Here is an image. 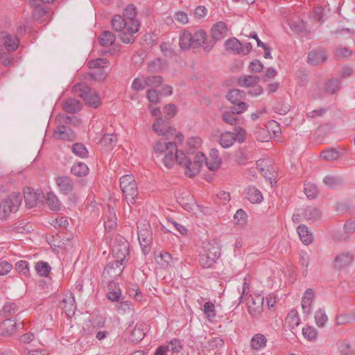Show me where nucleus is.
Wrapping results in <instances>:
<instances>
[{"mask_svg": "<svg viewBox=\"0 0 355 355\" xmlns=\"http://www.w3.org/2000/svg\"><path fill=\"white\" fill-rule=\"evenodd\" d=\"M136 16L135 6L133 4L128 5L123 12V17L128 23V32H123L119 35L123 43L130 44L135 40L134 35L139 31L141 25Z\"/></svg>", "mask_w": 355, "mask_h": 355, "instance_id": "1", "label": "nucleus"}, {"mask_svg": "<svg viewBox=\"0 0 355 355\" xmlns=\"http://www.w3.org/2000/svg\"><path fill=\"white\" fill-rule=\"evenodd\" d=\"M209 42L207 34L204 30H199L194 34L188 31H184L180 36V46L181 49L185 51L190 49H196L202 46L205 50L206 43Z\"/></svg>", "mask_w": 355, "mask_h": 355, "instance_id": "2", "label": "nucleus"}, {"mask_svg": "<svg viewBox=\"0 0 355 355\" xmlns=\"http://www.w3.org/2000/svg\"><path fill=\"white\" fill-rule=\"evenodd\" d=\"M220 256V249L217 243L204 242L199 254V263L203 268H209Z\"/></svg>", "mask_w": 355, "mask_h": 355, "instance_id": "3", "label": "nucleus"}, {"mask_svg": "<svg viewBox=\"0 0 355 355\" xmlns=\"http://www.w3.org/2000/svg\"><path fill=\"white\" fill-rule=\"evenodd\" d=\"M19 40L6 32L0 33V61L6 67H9L13 59L6 52L2 47L4 46L8 51H14L18 46Z\"/></svg>", "mask_w": 355, "mask_h": 355, "instance_id": "4", "label": "nucleus"}, {"mask_svg": "<svg viewBox=\"0 0 355 355\" xmlns=\"http://www.w3.org/2000/svg\"><path fill=\"white\" fill-rule=\"evenodd\" d=\"M120 187L128 203L133 204L138 196V187L132 175H125L120 178Z\"/></svg>", "mask_w": 355, "mask_h": 355, "instance_id": "5", "label": "nucleus"}, {"mask_svg": "<svg viewBox=\"0 0 355 355\" xmlns=\"http://www.w3.org/2000/svg\"><path fill=\"white\" fill-rule=\"evenodd\" d=\"M78 96L82 98L85 103L91 107H97L100 105L101 101L98 94L87 85H77L73 87Z\"/></svg>", "mask_w": 355, "mask_h": 355, "instance_id": "6", "label": "nucleus"}, {"mask_svg": "<svg viewBox=\"0 0 355 355\" xmlns=\"http://www.w3.org/2000/svg\"><path fill=\"white\" fill-rule=\"evenodd\" d=\"M21 202L22 196L20 193L14 192L10 194L1 204L3 212V215L1 217V219H6L10 213L17 212Z\"/></svg>", "mask_w": 355, "mask_h": 355, "instance_id": "7", "label": "nucleus"}, {"mask_svg": "<svg viewBox=\"0 0 355 355\" xmlns=\"http://www.w3.org/2000/svg\"><path fill=\"white\" fill-rule=\"evenodd\" d=\"M227 25L224 21L216 23L211 29V39L206 43L205 51H210L217 41L224 38L227 35Z\"/></svg>", "mask_w": 355, "mask_h": 355, "instance_id": "8", "label": "nucleus"}, {"mask_svg": "<svg viewBox=\"0 0 355 355\" xmlns=\"http://www.w3.org/2000/svg\"><path fill=\"white\" fill-rule=\"evenodd\" d=\"M227 99L234 105L233 108H236V112L243 113L247 110L248 105L243 101L245 97V92L239 89H233L227 94Z\"/></svg>", "mask_w": 355, "mask_h": 355, "instance_id": "9", "label": "nucleus"}, {"mask_svg": "<svg viewBox=\"0 0 355 355\" xmlns=\"http://www.w3.org/2000/svg\"><path fill=\"white\" fill-rule=\"evenodd\" d=\"M264 297L259 293H253L250 295L248 301V311L253 318H258L263 311Z\"/></svg>", "mask_w": 355, "mask_h": 355, "instance_id": "10", "label": "nucleus"}, {"mask_svg": "<svg viewBox=\"0 0 355 355\" xmlns=\"http://www.w3.org/2000/svg\"><path fill=\"white\" fill-rule=\"evenodd\" d=\"M138 240L144 254H148L150 250L153 236L149 225L144 227H138Z\"/></svg>", "mask_w": 355, "mask_h": 355, "instance_id": "11", "label": "nucleus"}, {"mask_svg": "<svg viewBox=\"0 0 355 355\" xmlns=\"http://www.w3.org/2000/svg\"><path fill=\"white\" fill-rule=\"evenodd\" d=\"M151 114L153 116H158L156 119V123L153 125V129L159 135L167 136L168 134L173 135L175 132V129L171 127L164 128L163 120L160 117L161 110L159 108L156 107L152 110Z\"/></svg>", "mask_w": 355, "mask_h": 355, "instance_id": "12", "label": "nucleus"}, {"mask_svg": "<svg viewBox=\"0 0 355 355\" xmlns=\"http://www.w3.org/2000/svg\"><path fill=\"white\" fill-rule=\"evenodd\" d=\"M29 4L33 7V17L40 23L44 22L49 17V9L37 3V0H29Z\"/></svg>", "mask_w": 355, "mask_h": 355, "instance_id": "13", "label": "nucleus"}, {"mask_svg": "<svg viewBox=\"0 0 355 355\" xmlns=\"http://www.w3.org/2000/svg\"><path fill=\"white\" fill-rule=\"evenodd\" d=\"M112 254L115 258L114 261L119 262V264L123 266L125 258L129 254L128 243L125 241L121 244H114L112 247Z\"/></svg>", "mask_w": 355, "mask_h": 355, "instance_id": "14", "label": "nucleus"}, {"mask_svg": "<svg viewBox=\"0 0 355 355\" xmlns=\"http://www.w3.org/2000/svg\"><path fill=\"white\" fill-rule=\"evenodd\" d=\"M327 60V53L322 49L313 50L308 54V62L312 65H318L322 64Z\"/></svg>", "mask_w": 355, "mask_h": 355, "instance_id": "15", "label": "nucleus"}, {"mask_svg": "<svg viewBox=\"0 0 355 355\" xmlns=\"http://www.w3.org/2000/svg\"><path fill=\"white\" fill-rule=\"evenodd\" d=\"M55 182L60 191L64 195L70 193L73 189V182L69 176H59Z\"/></svg>", "mask_w": 355, "mask_h": 355, "instance_id": "16", "label": "nucleus"}, {"mask_svg": "<svg viewBox=\"0 0 355 355\" xmlns=\"http://www.w3.org/2000/svg\"><path fill=\"white\" fill-rule=\"evenodd\" d=\"M53 137L58 139L73 141L76 138V135L71 128L62 125H58L54 131Z\"/></svg>", "mask_w": 355, "mask_h": 355, "instance_id": "17", "label": "nucleus"}, {"mask_svg": "<svg viewBox=\"0 0 355 355\" xmlns=\"http://www.w3.org/2000/svg\"><path fill=\"white\" fill-rule=\"evenodd\" d=\"M123 266L119 264V262L112 261H110L104 268L103 276L115 277L119 276L123 271Z\"/></svg>", "mask_w": 355, "mask_h": 355, "instance_id": "18", "label": "nucleus"}, {"mask_svg": "<svg viewBox=\"0 0 355 355\" xmlns=\"http://www.w3.org/2000/svg\"><path fill=\"white\" fill-rule=\"evenodd\" d=\"M206 162V157L202 153H198L196 155L194 161H191V166H189V171H186V174L189 177H191L196 174H198L202 167V164L204 162Z\"/></svg>", "mask_w": 355, "mask_h": 355, "instance_id": "19", "label": "nucleus"}, {"mask_svg": "<svg viewBox=\"0 0 355 355\" xmlns=\"http://www.w3.org/2000/svg\"><path fill=\"white\" fill-rule=\"evenodd\" d=\"M221 164V159L219 157L218 150L212 148L209 152V158H206V165L210 171H215L219 168Z\"/></svg>", "mask_w": 355, "mask_h": 355, "instance_id": "20", "label": "nucleus"}, {"mask_svg": "<svg viewBox=\"0 0 355 355\" xmlns=\"http://www.w3.org/2000/svg\"><path fill=\"white\" fill-rule=\"evenodd\" d=\"M225 50L234 55H241L242 43L236 37H230L225 40L224 44Z\"/></svg>", "mask_w": 355, "mask_h": 355, "instance_id": "21", "label": "nucleus"}, {"mask_svg": "<svg viewBox=\"0 0 355 355\" xmlns=\"http://www.w3.org/2000/svg\"><path fill=\"white\" fill-rule=\"evenodd\" d=\"M353 261V257L349 253H343L334 259V266L337 269H342L349 266Z\"/></svg>", "mask_w": 355, "mask_h": 355, "instance_id": "22", "label": "nucleus"}, {"mask_svg": "<svg viewBox=\"0 0 355 355\" xmlns=\"http://www.w3.org/2000/svg\"><path fill=\"white\" fill-rule=\"evenodd\" d=\"M267 341L263 334H257L251 338L250 347L253 350L259 351L266 346Z\"/></svg>", "mask_w": 355, "mask_h": 355, "instance_id": "23", "label": "nucleus"}, {"mask_svg": "<svg viewBox=\"0 0 355 355\" xmlns=\"http://www.w3.org/2000/svg\"><path fill=\"white\" fill-rule=\"evenodd\" d=\"M40 194L35 193L33 189L26 187L24 189V197L26 206L28 208L35 207L37 204V201L39 199Z\"/></svg>", "mask_w": 355, "mask_h": 355, "instance_id": "24", "label": "nucleus"}, {"mask_svg": "<svg viewBox=\"0 0 355 355\" xmlns=\"http://www.w3.org/2000/svg\"><path fill=\"white\" fill-rule=\"evenodd\" d=\"M113 29L116 32H128V23L121 15H114L111 21Z\"/></svg>", "mask_w": 355, "mask_h": 355, "instance_id": "25", "label": "nucleus"}, {"mask_svg": "<svg viewBox=\"0 0 355 355\" xmlns=\"http://www.w3.org/2000/svg\"><path fill=\"white\" fill-rule=\"evenodd\" d=\"M62 309L68 317L74 315L76 310V305L74 297L71 295L68 298H64L62 302Z\"/></svg>", "mask_w": 355, "mask_h": 355, "instance_id": "26", "label": "nucleus"}, {"mask_svg": "<svg viewBox=\"0 0 355 355\" xmlns=\"http://www.w3.org/2000/svg\"><path fill=\"white\" fill-rule=\"evenodd\" d=\"M297 234L302 242L305 245H309L313 241V234L304 225H300L297 228Z\"/></svg>", "mask_w": 355, "mask_h": 355, "instance_id": "27", "label": "nucleus"}, {"mask_svg": "<svg viewBox=\"0 0 355 355\" xmlns=\"http://www.w3.org/2000/svg\"><path fill=\"white\" fill-rule=\"evenodd\" d=\"M116 284L113 281L108 283L109 291L107 293V298L112 302H119L121 297V291L119 288H116Z\"/></svg>", "mask_w": 355, "mask_h": 355, "instance_id": "28", "label": "nucleus"}, {"mask_svg": "<svg viewBox=\"0 0 355 355\" xmlns=\"http://www.w3.org/2000/svg\"><path fill=\"white\" fill-rule=\"evenodd\" d=\"M236 109L232 107L229 111H225L222 114L223 120L230 125H236L239 123V119L237 116V114L240 113L236 112Z\"/></svg>", "mask_w": 355, "mask_h": 355, "instance_id": "29", "label": "nucleus"}, {"mask_svg": "<svg viewBox=\"0 0 355 355\" xmlns=\"http://www.w3.org/2000/svg\"><path fill=\"white\" fill-rule=\"evenodd\" d=\"M313 297V293L311 288L306 290L304 297L302 299V308L304 313L309 315L311 313V305L312 298Z\"/></svg>", "mask_w": 355, "mask_h": 355, "instance_id": "30", "label": "nucleus"}, {"mask_svg": "<svg viewBox=\"0 0 355 355\" xmlns=\"http://www.w3.org/2000/svg\"><path fill=\"white\" fill-rule=\"evenodd\" d=\"M81 104L75 98H68L64 101V110L71 114L78 112L81 110Z\"/></svg>", "mask_w": 355, "mask_h": 355, "instance_id": "31", "label": "nucleus"}, {"mask_svg": "<svg viewBox=\"0 0 355 355\" xmlns=\"http://www.w3.org/2000/svg\"><path fill=\"white\" fill-rule=\"evenodd\" d=\"M236 140V134L231 132L223 133L219 139V143L223 148H229L232 146Z\"/></svg>", "mask_w": 355, "mask_h": 355, "instance_id": "32", "label": "nucleus"}, {"mask_svg": "<svg viewBox=\"0 0 355 355\" xmlns=\"http://www.w3.org/2000/svg\"><path fill=\"white\" fill-rule=\"evenodd\" d=\"M17 323L10 318L5 320L2 323V335L8 336L16 331Z\"/></svg>", "mask_w": 355, "mask_h": 355, "instance_id": "33", "label": "nucleus"}, {"mask_svg": "<svg viewBox=\"0 0 355 355\" xmlns=\"http://www.w3.org/2000/svg\"><path fill=\"white\" fill-rule=\"evenodd\" d=\"M145 335L144 326L137 324L131 333L130 340L132 343H138L144 339Z\"/></svg>", "mask_w": 355, "mask_h": 355, "instance_id": "34", "label": "nucleus"}, {"mask_svg": "<svg viewBox=\"0 0 355 355\" xmlns=\"http://www.w3.org/2000/svg\"><path fill=\"white\" fill-rule=\"evenodd\" d=\"M247 198L252 203H259L263 200V196L259 190L254 187H250L247 191Z\"/></svg>", "mask_w": 355, "mask_h": 355, "instance_id": "35", "label": "nucleus"}, {"mask_svg": "<svg viewBox=\"0 0 355 355\" xmlns=\"http://www.w3.org/2000/svg\"><path fill=\"white\" fill-rule=\"evenodd\" d=\"M175 152V159L177 162V163L184 166L187 171H189V166H191V159L187 157L182 151L178 150L176 148V150H174Z\"/></svg>", "mask_w": 355, "mask_h": 355, "instance_id": "36", "label": "nucleus"}, {"mask_svg": "<svg viewBox=\"0 0 355 355\" xmlns=\"http://www.w3.org/2000/svg\"><path fill=\"white\" fill-rule=\"evenodd\" d=\"M115 41V35L110 31H104L98 37V42L103 46H109Z\"/></svg>", "mask_w": 355, "mask_h": 355, "instance_id": "37", "label": "nucleus"}, {"mask_svg": "<svg viewBox=\"0 0 355 355\" xmlns=\"http://www.w3.org/2000/svg\"><path fill=\"white\" fill-rule=\"evenodd\" d=\"M71 172L76 176L83 177L88 173L89 168L84 162H78L71 167Z\"/></svg>", "mask_w": 355, "mask_h": 355, "instance_id": "38", "label": "nucleus"}, {"mask_svg": "<svg viewBox=\"0 0 355 355\" xmlns=\"http://www.w3.org/2000/svg\"><path fill=\"white\" fill-rule=\"evenodd\" d=\"M260 80V78L257 76H245L239 78V84L242 87H253L256 85Z\"/></svg>", "mask_w": 355, "mask_h": 355, "instance_id": "39", "label": "nucleus"}, {"mask_svg": "<svg viewBox=\"0 0 355 355\" xmlns=\"http://www.w3.org/2000/svg\"><path fill=\"white\" fill-rule=\"evenodd\" d=\"M171 149L176 150V144L172 141L166 142L165 140L157 141L154 146L156 153H163L164 150L168 151Z\"/></svg>", "mask_w": 355, "mask_h": 355, "instance_id": "40", "label": "nucleus"}, {"mask_svg": "<svg viewBox=\"0 0 355 355\" xmlns=\"http://www.w3.org/2000/svg\"><path fill=\"white\" fill-rule=\"evenodd\" d=\"M157 263L163 268H166L171 266L172 262L171 254L167 252H161L158 256L155 257Z\"/></svg>", "mask_w": 355, "mask_h": 355, "instance_id": "41", "label": "nucleus"}, {"mask_svg": "<svg viewBox=\"0 0 355 355\" xmlns=\"http://www.w3.org/2000/svg\"><path fill=\"white\" fill-rule=\"evenodd\" d=\"M302 215L306 220H318L321 216L320 211L314 207H307L303 211Z\"/></svg>", "mask_w": 355, "mask_h": 355, "instance_id": "42", "label": "nucleus"}, {"mask_svg": "<svg viewBox=\"0 0 355 355\" xmlns=\"http://www.w3.org/2000/svg\"><path fill=\"white\" fill-rule=\"evenodd\" d=\"M288 25L289 26L291 31L296 34L304 32L306 28L305 23L300 19H297L296 20H289L288 21Z\"/></svg>", "mask_w": 355, "mask_h": 355, "instance_id": "43", "label": "nucleus"}, {"mask_svg": "<svg viewBox=\"0 0 355 355\" xmlns=\"http://www.w3.org/2000/svg\"><path fill=\"white\" fill-rule=\"evenodd\" d=\"M46 204L53 211H58L60 208V200L53 193H47L46 198Z\"/></svg>", "mask_w": 355, "mask_h": 355, "instance_id": "44", "label": "nucleus"}, {"mask_svg": "<svg viewBox=\"0 0 355 355\" xmlns=\"http://www.w3.org/2000/svg\"><path fill=\"white\" fill-rule=\"evenodd\" d=\"M35 270L37 272L43 277H47L51 270L50 265L45 261H40L35 264Z\"/></svg>", "mask_w": 355, "mask_h": 355, "instance_id": "45", "label": "nucleus"}, {"mask_svg": "<svg viewBox=\"0 0 355 355\" xmlns=\"http://www.w3.org/2000/svg\"><path fill=\"white\" fill-rule=\"evenodd\" d=\"M71 150L76 155L81 158L88 157L89 152L85 146L81 143L73 144L71 147Z\"/></svg>", "mask_w": 355, "mask_h": 355, "instance_id": "46", "label": "nucleus"}, {"mask_svg": "<svg viewBox=\"0 0 355 355\" xmlns=\"http://www.w3.org/2000/svg\"><path fill=\"white\" fill-rule=\"evenodd\" d=\"M324 183L331 189H335L343 183V179L338 176L327 175L324 178Z\"/></svg>", "mask_w": 355, "mask_h": 355, "instance_id": "47", "label": "nucleus"}, {"mask_svg": "<svg viewBox=\"0 0 355 355\" xmlns=\"http://www.w3.org/2000/svg\"><path fill=\"white\" fill-rule=\"evenodd\" d=\"M18 310V306L13 302L6 303L1 311V315L5 318H8L13 315Z\"/></svg>", "mask_w": 355, "mask_h": 355, "instance_id": "48", "label": "nucleus"}, {"mask_svg": "<svg viewBox=\"0 0 355 355\" xmlns=\"http://www.w3.org/2000/svg\"><path fill=\"white\" fill-rule=\"evenodd\" d=\"M203 311L209 321L213 320L216 317L215 306L211 302L205 303Z\"/></svg>", "mask_w": 355, "mask_h": 355, "instance_id": "49", "label": "nucleus"}, {"mask_svg": "<svg viewBox=\"0 0 355 355\" xmlns=\"http://www.w3.org/2000/svg\"><path fill=\"white\" fill-rule=\"evenodd\" d=\"M310 262V256L305 251H301L300 253V263L301 266L304 268L302 271V274L304 276H306L308 273V268Z\"/></svg>", "mask_w": 355, "mask_h": 355, "instance_id": "50", "label": "nucleus"}, {"mask_svg": "<svg viewBox=\"0 0 355 355\" xmlns=\"http://www.w3.org/2000/svg\"><path fill=\"white\" fill-rule=\"evenodd\" d=\"M117 137L114 134H107L100 140V143L102 146H105L107 149L112 147L113 144L116 142Z\"/></svg>", "mask_w": 355, "mask_h": 355, "instance_id": "51", "label": "nucleus"}, {"mask_svg": "<svg viewBox=\"0 0 355 355\" xmlns=\"http://www.w3.org/2000/svg\"><path fill=\"white\" fill-rule=\"evenodd\" d=\"M144 81L146 87H157L162 83L163 78L160 76H148L144 77Z\"/></svg>", "mask_w": 355, "mask_h": 355, "instance_id": "52", "label": "nucleus"}, {"mask_svg": "<svg viewBox=\"0 0 355 355\" xmlns=\"http://www.w3.org/2000/svg\"><path fill=\"white\" fill-rule=\"evenodd\" d=\"M166 347H168V352L175 354L183 348V345L179 339L173 338L166 344Z\"/></svg>", "mask_w": 355, "mask_h": 355, "instance_id": "53", "label": "nucleus"}, {"mask_svg": "<svg viewBox=\"0 0 355 355\" xmlns=\"http://www.w3.org/2000/svg\"><path fill=\"white\" fill-rule=\"evenodd\" d=\"M315 320L318 327H324L328 320V317L324 310L320 309L317 311L315 313Z\"/></svg>", "mask_w": 355, "mask_h": 355, "instance_id": "54", "label": "nucleus"}, {"mask_svg": "<svg viewBox=\"0 0 355 355\" xmlns=\"http://www.w3.org/2000/svg\"><path fill=\"white\" fill-rule=\"evenodd\" d=\"M340 156V153L335 148L324 150L321 153V157L328 161L335 160Z\"/></svg>", "mask_w": 355, "mask_h": 355, "instance_id": "55", "label": "nucleus"}, {"mask_svg": "<svg viewBox=\"0 0 355 355\" xmlns=\"http://www.w3.org/2000/svg\"><path fill=\"white\" fill-rule=\"evenodd\" d=\"M174 149H171L166 152L164 157L162 159V162L164 166L169 169L173 167L175 162V155L173 154Z\"/></svg>", "mask_w": 355, "mask_h": 355, "instance_id": "56", "label": "nucleus"}, {"mask_svg": "<svg viewBox=\"0 0 355 355\" xmlns=\"http://www.w3.org/2000/svg\"><path fill=\"white\" fill-rule=\"evenodd\" d=\"M15 270L25 276H28L29 275V264L28 261L21 260L16 263L15 264Z\"/></svg>", "mask_w": 355, "mask_h": 355, "instance_id": "57", "label": "nucleus"}, {"mask_svg": "<svg viewBox=\"0 0 355 355\" xmlns=\"http://www.w3.org/2000/svg\"><path fill=\"white\" fill-rule=\"evenodd\" d=\"M116 309L120 314L130 313L132 310V304L129 301L120 302L116 304Z\"/></svg>", "mask_w": 355, "mask_h": 355, "instance_id": "58", "label": "nucleus"}, {"mask_svg": "<svg viewBox=\"0 0 355 355\" xmlns=\"http://www.w3.org/2000/svg\"><path fill=\"white\" fill-rule=\"evenodd\" d=\"M109 61L105 58H97L88 62V67L91 69L104 68L107 66Z\"/></svg>", "mask_w": 355, "mask_h": 355, "instance_id": "59", "label": "nucleus"}, {"mask_svg": "<svg viewBox=\"0 0 355 355\" xmlns=\"http://www.w3.org/2000/svg\"><path fill=\"white\" fill-rule=\"evenodd\" d=\"M146 87V82L144 81V77L136 78L134 79L131 88L133 91H142Z\"/></svg>", "mask_w": 355, "mask_h": 355, "instance_id": "60", "label": "nucleus"}, {"mask_svg": "<svg viewBox=\"0 0 355 355\" xmlns=\"http://www.w3.org/2000/svg\"><path fill=\"white\" fill-rule=\"evenodd\" d=\"M161 95L162 93L157 89H148L146 92V97L153 103H158Z\"/></svg>", "mask_w": 355, "mask_h": 355, "instance_id": "61", "label": "nucleus"}, {"mask_svg": "<svg viewBox=\"0 0 355 355\" xmlns=\"http://www.w3.org/2000/svg\"><path fill=\"white\" fill-rule=\"evenodd\" d=\"M303 336L309 340H313L317 337V331L310 326H306L302 329Z\"/></svg>", "mask_w": 355, "mask_h": 355, "instance_id": "62", "label": "nucleus"}, {"mask_svg": "<svg viewBox=\"0 0 355 355\" xmlns=\"http://www.w3.org/2000/svg\"><path fill=\"white\" fill-rule=\"evenodd\" d=\"M351 55L352 51L347 47H340L336 50V57L339 60L347 58Z\"/></svg>", "mask_w": 355, "mask_h": 355, "instance_id": "63", "label": "nucleus"}, {"mask_svg": "<svg viewBox=\"0 0 355 355\" xmlns=\"http://www.w3.org/2000/svg\"><path fill=\"white\" fill-rule=\"evenodd\" d=\"M340 86V81L337 79H332L327 83V92L331 94H334L338 89Z\"/></svg>", "mask_w": 355, "mask_h": 355, "instance_id": "64", "label": "nucleus"}]
</instances>
